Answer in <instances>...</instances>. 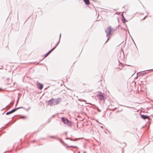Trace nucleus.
Returning a JSON list of instances; mask_svg holds the SVG:
<instances>
[{"instance_id": "1", "label": "nucleus", "mask_w": 153, "mask_h": 153, "mask_svg": "<svg viewBox=\"0 0 153 153\" xmlns=\"http://www.w3.org/2000/svg\"><path fill=\"white\" fill-rule=\"evenodd\" d=\"M62 98L58 97L56 99L52 98L48 101V104L50 106L56 105L62 101Z\"/></svg>"}, {"instance_id": "2", "label": "nucleus", "mask_w": 153, "mask_h": 153, "mask_svg": "<svg viewBox=\"0 0 153 153\" xmlns=\"http://www.w3.org/2000/svg\"><path fill=\"white\" fill-rule=\"evenodd\" d=\"M61 119L62 122L65 124L67 125L70 127H71L72 126L71 122L68 119L65 118L64 117H62Z\"/></svg>"}, {"instance_id": "3", "label": "nucleus", "mask_w": 153, "mask_h": 153, "mask_svg": "<svg viewBox=\"0 0 153 153\" xmlns=\"http://www.w3.org/2000/svg\"><path fill=\"white\" fill-rule=\"evenodd\" d=\"M104 94L102 93L100 91H98L97 96L98 98L101 100H105V98L104 96Z\"/></svg>"}, {"instance_id": "4", "label": "nucleus", "mask_w": 153, "mask_h": 153, "mask_svg": "<svg viewBox=\"0 0 153 153\" xmlns=\"http://www.w3.org/2000/svg\"><path fill=\"white\" fill-rule=\"evenodd\" d=\"M112 31L111 27V26H109L105 30V32L106 34V36L108 37L109 35L111 34Z\"/></svg>"}, {"instance_id": "5", "label": "nucleus", "mask_w": 153, "mask_h": 153, "mask_svg": "<svg viewBox=\"0 0 153 153\" xmlns=\"http://www.w3.org/2000/svg\"><path fill=\"white\" fill-rule=\"evenodd\" d=\"M140 115H141V118L144 120L146 119H148V120H150V117L149 116H147L143 114H140Z\"/></svg>"}, {"instance_id": "6", "label": "nucleus", "mask_w": 153, "mask_h": 153, "mask_svg": "<svg viewBox=\"0 0 153 153\" xmlns=\"http://www.w3.org/2000/svg\"><path fill=\"white\" fill-rule=\"evenodd\" d=\"M37 85L38 88L40 90H42L43 88V85L42 84L37 82Z\"/></svg>"}, {"instance_id": "7", "label": "nucleus", "mask_w": 153, "mask_h": 153, "mask_svg": "<svg viewBox=\"0 0 153 153\" xmlns=\"http://www.w3.org/2000/svg\"><path fill=\"white\" fill-rule=\"evenodd\" d=\"M15 110L16 109H15V108H14V109H12V110H11V111L7 112L5 114L6 115H9V114H11L12 113H13L15 111H16Z\"/></svg>"}, {"instance_id": "8", "label": "nucleus", "mask_w": 153, "mask_h": 153, "mask_svg": "<svg viewBox=\"0 0 153 153\" xmlns=\"http://www.w3.org/2000/svg\"><path fill=\"white\" fill-rule=\"evenodd\" d=\"M152 70H153V69H150V70H146V71H150ZM146 71H143L142 72H142V73L141 72H140L139 73L140 76H143L145 74H146V73L145 72Z\"/></svg>"}, {"instance_id": "9", "label": "nucleus", "mask_w": 153, "mask_h": 153, "mask_svg": "<svg viewBox=\"0 0 153 153\" xmlns=\"http://www.w3.org/2000/svg\"><path fill=\"white\" fill-rule=\"evenodd\" d=\"M122 21L123 23H125L126 22H127L128 21L125 19L124 16H123L122 18Z\"/></svg>"}, {"instance_id": "10", "label": "nucleus", "mask_w": 153, "mask_h": 153, "mask_svg": "<svg viewBox=\"0 0 153 153\" xmlns=\"http://www.w3.org/2000/svg\"><path fill=\"white\" fill-rule=\"evenodd\" d=\"M85 4L86 5H89L90 4V1L89 0H83Z\"/></svg>"}, {"instance_id": "11", "label": "nucleus", "mask_w": 153, "mask_h": 153, "mask_svg": "<svg viewBox=\"0 0 153 153\" xmlns=\"http://www.w3.org/2000/svg\"><path fill=\"white\" fill-rule=\"evenodd\" d=\"M61 34H60V36H59V41H58V42L56 44V45L55 46H56V47L58 45V44H59V42H60V38H61Z\"/></svg>"}, {"instance_id": "12", "label": "nucleus", "mask_w": 153, "mask_h": 153, "mask_svg": "<svg viewBox=\"0 0 153 153\" xmlns=\"http://www.w3.org/2000/svg\"><path fill=\"white\" fill-rule=\"evenodd\" d=\"M20 108H24V107H18L17 108H15V109H16L15 110L16 111L17 110Z\"/></svg>"}, {"instance_id": "13", "label": "nucleus", "mask_w": 153, "mask_h": 153, "mask_svg": "<svg viewBox=\"0 0 153 153\" xmlns=\"http://www.w3.org/2000/svg\"><path fill=\"white\" fill-rule=\"evenodd\" d=\"M78 100L79 101H81V102L83 101V102H86V100H83L82 99H78Z\"/></svg>"}, {"instance_id": "14", "label": "nucleus", "mask_w": 153, "mask_h": 153, "mask_svg": "<svg viewBox=\"0 0 153 153\" xmlns=\"http://www.w3.org/2000/svg\"><path fill=\"white\" fill-rule=\"evenodd\" d=\"M67 146L68 147H73L74 148H78L77 147V146Z\"/></svg>"}, {"instance_id": "15", "label": "nucleus", "mask_w": 153, "mask_h": 153, "mask_svg": "<svg viewBox=\"0 0 153 153\" xmlns=\"http://www.w3.org/2000/svg\"><path fill=\"white\" fill-rule=\"evenodd\" d=\"M21 118L24 119H26L27 118V117L25 116H21Z\"/></svg>"}, {"instance_id": "16", "label": "nucleus", "mask_w": 153, "mask_h": 153, "mask_svg": "<svg viewBox=\"0 0 153 153\" xmlns=\"http://www.w3.org/2000/svg\"><path fill=\"white\" fill-rule=\"evenodd\" d=\"M49 54L48 53L44 55V58L46 57Z\"/></svg>"}, {"instance_id": "17", "label": "nucleus", "mask_w": 153, "mask_h": 153, "mask_svg": "<svg viewBox=\"0 0 153 153\" xmlns=\"http://www.w3.org/2000/svg\"><path fill=\"white\" fill-rule=\"evenodd\" d=\"M59 141L61 142V143H64V142L61 139V138H59Z\"/></svg>"}, {"instance_id": "18", "label": "nucleus", "mask_w": 153, "mask_h": 153, "mask_svg": "<svg viewBox=\"0 0 153 153\" xmlns=\"http://www.w3.org/2000/svg\"><path fill=\"white\" fill-rule=\"evenodd\" d=\"M56 48V46H54L52 48L51 50L52 51L53 50L55 49Z\"/></svg>"}, {"instance_id": "19", "label": "nucleus", "mask_w": 153, "mask_h": 153, "mask_svg": "<svg viewBox=\"0 0 153 153\" xmlns=\"http://www.w3.org/2000/svg\"><path fill=\"white\" fill-rule=\"evenodd\" d=\"M26 111H28V110H29L30 109V107H29L28 108H24Z\"/></svg>"}, {"instance_id": "20", "label": "nucleus", "mask_w": 153, "mask_h": 153, "mask_svg": "<svg viewBox=\"0 0 153 153\" xmlns=\"http://www.w3.org/2000/svg\"><path fill=\"white\" fill-rule=\"evenodd\" d=\"M77 140V139H76L75 140H73L72 138L70 139V140H71V141H75V140Z\"/></svg>"}, {"instance_id": "21", "label": "nucleus", "mask_w": 153, "mask_h": 153, "mask_svg": "<svg viewBox=\"0 0 153 153\" xmlns=\"http://www.w3.org/2000/svg\"><path fill=\"white\" fill-rule=\"evenodd\" d=\"M121 105V106H124V107H127L128 108H131L130 107L127 106L123 105Z\"/></svg>"}, {"instance_id": "22", "label": "nucleus", "mask_w": 153, "mask_h": 153, "mask_svg": "<svg viewBox=\"0 0 153 153\" xmlns=\"http://www.w3.org/2000/svg\"><path fill=\"white\" fill-rule=\"evenodd\" d=\"M97 110L98 112H101V110L98 108H97Z\"/></svg>"}, {"instance_id": "23", "label": "nucleus", "mask_w": 153, "mask_h": 153, "mask_svg": "<svg viewBox=\"0 0 153 153\" xmlns=\"http://www.w3.org/2000/svg\"><path fill=\"white\" fill-rule=\"evenodd\" d=\"M50 137L52 138H56V137H55L53 136H51Z\"/></svg>"}, {"instance_id": "24", "label": "nucleus", "mask_w": 153, "mask_h": 153, "mask_svg": "<svg viewBox=\"0 0 153 153\" xmlns=\"http://www.w3.org/2000/svg\"><path fill=\"white\" fill-rule=\"evenodd\" d=\"M52 52V51L50 50L48 52V54H49L51 52Z\"/></svg>"}, {"instance_id": "25", "label": "nucleus", "mask_w": 153, "mask_h": 153, "mask_svg": "<svg viewBox=\"0 0 153 153\" xmlns=\"http://www.w3.org/2000/svg\"><path fill=\"white\" fill-rule=\"evenodd\" d=\"M109 37L107 39V40L106 41V42H105V43H106L108 42V41L109 40Z\"/></svg>"}, {"instance_id": "26", "label": "nucleus", "mask_w": 153, "mask_h": 153, "mask_svg": "<svg viewBox=\"0 0 153 153\" xmlns=\"http://www.w3.org/2000/svg\"><path fill=\"white\" fill-rule=\"evenodd\" d=\"M147 16H146L143 19H144L146 18V17Z\"/></svg>"}, {"instance_id": "27", "label": "nucleus", "mask_w": 153, "mask_h": 153, "mask_svg": "<svg viewBox=\"0 0 153 153\" xmlns=\"http://www.w3.org/2000/svg\"><path fill=\"white\" fill-rule=\"evenodd\" d=\"M121 16H122V18H123V16H124L123 15V14H121Z\"/></svg>"}, {"instance_id": "28", "label": "nucleus", "mask_w": 153, "mask_h": 153, "mask_svg": "<svg viewBox=\"0 0 153 153\" xmlns=\"http://www.w3.org/2000/svg\"><path fill=\"white\" fill-rule=\"evenodd\" d=\"M18 99H17V102H17V104H17V102H18Z\"/></svg>"}, {"instance_id": "29", "label": "nucleus", "mask_w": 153, "mask_h": 153, "mask_svg": "<svg viewBox=\"0 0 153 153\" xmlns=\"http://www.w3.org/2000/svg\"><path fill=\"white\" fill-rule=\"evenodd\" d=\"M118 61H119V60H118ZM119 62V63H120L121 64H122V63H121L120 62Z\"/></svg>"}, {"instance_id": "30", "label": "nucleus", "mask_w": 153, "mask_h": 153, "mask_svg": "<svg viewBox=\"0 0 153 153\" xmlns=\"http://www.w3.org/2000/svg\"><path fill=\"white\" fill-rule=\"evenodd\" d=\"M2 90V89L1 88H0V91H1Z\"/></svg>"}, {"instance_id": "31", "label": "nucleus", "mask_w": 153, "mask_h": 153, "mask_svg": "<svg viewBox=\"0 0 153 153\" xmlns=\"http://www.w3.org/2000/svg\"><path fill=\"white\" fill-rule=\"evenodd\" d=\"M125 25H126V27L127 28V25H126V24H125Z\"/></svg>"}, {"instance_id": "32", "label": "nucleus", "mask_w": 153, "mask_h": 153, "mask_svg": "<svg viewBox=\"0 0 153 153\" xmlns=\"http://www.w3.org/2000/svg\"><path fill=\"white\" fill-rule=\"evenodd\" d=\"M54 116H55V115H53V116H52V117H54Z\"/></svg>"}, {"instance_id": "33", "label": "nucleus", "mask_w": 153, "mask_h": 153, "mask_svg": "<svg viewBox=\"0 0 153 153\" xmlns=\"http://www.w3.org/2000/svg\"><path fill=\"white\" fill-rule=\"evenodd\" d=\"M93 0V1H95V2H96V1H96V0Z\"/></svg>"}, {"instance_id": "34", "label": "nucleus", "mask_w": 153, "mask_h": 153, "mask_svg": "<svg viewBox=\"0 0 153 153\" xmlns=\"http://www.w3.org/2000/svg\"><path fill=\"white\" fill-rule=\"evenodd\" d=\"M69 139V138H66V139Z\"/></svg>"}, {"instance_id": "35", "label": "nucleus", "mask_w": 153, "mask_h": 153, "mask_svg": "<svg viewBox=\"0 0 153 153\" xmlns=\"http://www.w3.org/2000/svg\"><path fill=\"white\" fill-rule=\"evenodd\" d=\"M34 141H35V140H34L33 141H32V142H34Z\"/></svg>"}, {"instance_id": "36", "label": "nucleus", "mask_w": 153, "mask_h": 153, "mask_svg": "<svg viewBox=\"0 0 153 153\" xmlns=\"http://www.w3.org/2000/svg\"><path fill=\"white\" fill-rule=\"evenodd\" d=\"M78 153H80V151H79L78 152Z\"/></svg>"}, {"instance_id": "37", "label": "nucleus", "mask_w": 153, "mask_h": 153, "mask_svg": "<svg viewBox=\"0 0 153 153\" xmlns=\"http://www.w3.org/2000/svg\"><path fill=\"white\" fill-rule=\"evenodd\" d=\"M14 117H15V116H13L12 117V118H13Z\"/></svg>"}, {"instance_id": "38", "label": "nucleus", "mask_w": 153, "mask_h": 153, "mask_svg": "<svg viewBox=\"0 0 153 153\" xmlns=\"http://www.w3.org/2000/svg\"><path fill=\"white\" fill-rule=\"evenodd\" d=\"M88 104H90V105H91L90 103H88Z\"/></svg>"}, {"instance_id": "39", "label": "nucleus", "mask_w": 153, "mask_h": 153, "mask_svg": "<svg viewBox=\"0 0 153 153\" xmlns=\"http://www.w3.org/2000/svg\"><path fill=\"white\" fill-rule=\"evenodd\" d=\"M17 15H18V13L17 14ZM18 18V15H17V18Z\"/></svg>"}, {"instance_id": "40", "label": "nucleus", "mask_w": 153, "mask_h": 153, "mask_svg": "<svg viewBox=\"0 0 153 153\" xmlns=\"http://www.w3.org/2000/svg\"><path fill=\"white\" fill-rule=\"evenodd\" d=\"M128 33H129V31H128Z\"/></svg>"}, {"instance_id": "41", "label": "nucleus", "mask_w": 153, "mask_h": 153, "mask_svg": "<svg viewBox=\"0 0 153 153\" xmlns=\"http://www.w3.org/2000/svg\"><path fill=\"white\" fill-rule=\"evenodd\" d=\"M85 152H84V153H85Z\"/></svg>"}, {"instance_id": "42", "label": "nucleus", "mask_w": 153, "mask_h": 153, "mask_svg": "<svg viewBox=\"0 0 153 153\" xmlns=\"http://www.w3.org/2000/svg\"><path fill=\"white\" fill-rule=\"evenodd\" d=\"M0 69H2V68H1V67H0Z\"/></svg>"}, {"instance_id": "43", "label": "nucleus", "mask_w": 153, "mask_h": 153, "mask_svg": "<svg viewBox=\"0 0 153 153\" xmlns=\"http://www.w3.org/2000/svg\"><path fill=\"white\" fill-rule=\"evenodd\" d=\"M0 69H2V68H1V67H0Z\"/></svg>"}, {"instance_id": "44", "label": "nucleus", "mask_w": 153, "mask_h": 153, "mask_svg": "<svg viewBox=\"0 0 153 153\" xmlns=\"http://www.w3.org/2000/svg\"><path fill=\"white\" fill-rule=\"evenodd\" d=\"M99 21V20H96V21Z\"/></svg>"}, {"instance_id": "45", "label": "nucleus", "mask_w": 153, "mask_h": 153, "mask_svg": "<svg viewBox=\"0 0 153 153\" xmlns=\"http://www.w3.org/2000/svg\"><path fill=\"white\" fill-rule=\"evenodd\" d=\"M11 103H12V102H10V104H11Z\"/></svg>"}, {"instance_id": "46", "label": "nucleus", "mask_w": 153, "mask_h": 153, "mask_svg": "<svg viewBox=\"0 0 153 153\" xmlns=\"http://www.w3.org/2000/svg\"><path fill=\"white\" fill-rule=\"evenodd\" d=\"M8 107V106H6V107Z\"/></svg>"}]
</instances>
